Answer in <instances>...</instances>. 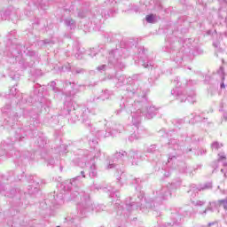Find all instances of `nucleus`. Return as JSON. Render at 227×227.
I'll return each instance as SVG.
<instances>
[{"label":"nucleus","mask_w":227,"mask_h":227,"mask_svg":"<svg viewBox=\"0 0 227 227\" xmlns=\"http://www.w3.org/2000/svg\"><path fill=\"white\" fill-rule=\"evenodd\" d=\"M171 94L175 95V97H176L177 100H180V102H185V100H187V98H185V95H184L181 92L180 89L178 88L172 90Z\"/></svg>","instance_id":"nucleus-1"},{"label":"nucleus","mask_w":227,"mask_h":227,"mask_svg":"<svg viewBox=\"0 0 227 227\" xmlns=\"http://www.w3.org/2000/svg\"><path fill=\"white\" fill-rule=\"evenodd\" d=\"M75 180H77V177L73 178L70 181L62 183L60 184L61 189H64V191H70V187H72V184H74V182H75Z\"/></svg>","instance_id":"nucleus-2"},{"label":"nucleus","mask_w":227,"mask_h":227,"mask_svg":"<svg viewBox=\"0 0 227 227\" xmlns=\"http://www.w3.org/2000/svg\"><path fill=\"white\" fill-rule=\"evenodd\" d=\"M65 24L67 26V27H69V29H74L75 27V21H74L72 19H67L65 20Z\"/></svg>","instance_id":"nucleus-3"},{"label":"nucleus","mask_w":227,"mask_h":227,"mask_svg":"<svg viewBox=\"0 0 227 227\" xmlns=\"http://www.w3.org/2000/svg\"><path fill=\"white\" fill-rule=\"evenodd\" d=\"M146 22H149V24H154L155 22V15L150 14L145 17Z\"/></svg>","instance_id":"nucleus-4"},{"label":"nucleus","mask_w":227,"mask_h":227,"mask_svg":"<svg viewBox=\"0 0 227 227\" xmlns=\"http://www.w3.org/2000/svg\"><path fill=\"white\" fill-rule=\"evenodd\" d=\"M226 160V156L224 154H218V162H222L223 166H226V163L224 162Z\"/></svg>","instance_id":"nucleus-5"},{"label":"nucleus","mask_w":227,"mask_h":227,"mask_svg":"<svg viewBox=\"0 0 227 227\" xmlns=\"http://www.w3.org/2000/svg\"><path fill=\"white\" fill-rule=\"evenodd\" d=\"M213 150H219V148H223V144H219V142H214L212 144Z\"/></svg>","instance_id":"nucleus-6"},{"label":"nucleus","mask_w":227,"mask_h":227,"mask_svg":"<svg viewBox=\"0 0 227 227\" xmlns=\"http://www.w3.org/2000/svg\"><path fill=\"white\" fill-rule=\"evenodd\" d=\"M90 176H97V171L95 170V164L92 163V166H90Z\"/></svg>","instance_id":"nucleus-7"},{"label":"nucleus","mask_w":227,"mask_h":227,"mask_svg":"<svg viewBox=\"0 0 227 227\" xmlns=\"http://www.w3.org/2000/svg\"><path fill=\"white\" fill-rule=\"evenodd\" d=\"M205 189H212V184L208 183L205 184L203 187L200 188L199 191H205Z\"/></svg>","instance_id":"nucleus-8"},{"label":"nucleus","mask_w":227,"mask_h":227,"mask_svg":"<svg viewBox=\"0 0 227 227\" xmlns=\"http://www.w3.org/2000/svg\"><path fill=\"white\" fill-rule=\"evenodd\" d=\"M193 205H195V207H203V205H205V201H201V200L193 201Z\"/></svg>","instance_id":"nucleus-9"},{"label":"nucleus","mask_w":227,"mask_h":227,"mask_svg":"<svg viewBox=\"0 0 227 227\" xmlns=\"http://www.w3.org/2000/svg\"><path fill=\"white\" fill-rule=\"evenodd\" d=\"M136 139H139V137H137V135L136 133L132 134L129 137V141H136Z\"/></svg>","instance_id":"nucleus-10"},{"label":"nucleus","mask_w":227,"mask_h":227,"mask_svg":"<svg viewBox=\"0 0 227 227\" xmlns=\"http://www.w3.org/2000/svg\"><path fill=\"white\" fill-rule=\"evenodd\" d=\"M209 227H219V225L217 224V223H209Z\"/></svg>","instance_id":"nucleus-11"},{"label":"nucleus","mask_w":227,"mask_h":227,"mask_svg":"<svg viewBox=\"0 0 227 227\" xmlns=\"http://www.w3.org/2000/svg\"><path fill=\"white\" fill-rule=\"evenodd\" d=\"M98 70H106V65L98 67Z\"/></svg>","instance_id":"nucleus-12"},{"label":"nucleus","mask_w":227,"mask_h":227,"mask_svg":"<svg viewBox=\"0 0 227 227\" xmlns=\"http://www.w3.org/2000/svg\"><path fill=\"white\" fill-rule=\"evenodd\" d=\"M130 157H133V159H136V157H137V154L136 153H130Z\"/></svg>","instance_id":"nucleus-13"},{"label":"nucleus","mask_w":227,"mask_h":227,"mask_svg":"<svg viewBox=\"0 0 227 227\" xmlns=\"http://www.w3.org/2000/svg\"><path fill=\"white\" fill-rule=\"evenodd\" d=\"M114 168V164H109V165H108V169H111V168Z\"/></svg>","instance_id":"nucleus-14"},{"label":"nucleus","mask_w":227,"mask_h":227,"mask_svg":"<svg viewBox=\"0 0 227 227\" xmlns=\"http://www.w3.org/2000/svg\"><path fill=\"white\" fill-rule=\"evenodd\" d=\"M221 88H222V89L226 88V86L224 85V82H222V83H221Z\"/></svg>","instance_id":"nucleus-15"},{"label":"nucleus","mask_w":227,"mask_h":227,"mask_svg":"<svg viewBox=\"0 0 227 227\" xmlns=\"http://www.w3.org/2000/svg\"><path fill=\"white\" fill-rule=\"evenodd\" d=\"M222 173H224V176H226V172H224V168L221 169Z\"/></svg>","instance_id":"nucleus-16"},{"label":"nucleus","mask_w":227,"mask_h":227,"mask_svg":"<svg viewBox=\"0 0 227 227\" xmlns=\"http://www.w3.org/2000/svg\"><path fill=\"white\" fill-rule=\"evenodd\" d=\"M55 84H56V82H52L51 83V86H55Z\"/></svg>","instance_id":"nucleus-17"},{"label":"nucleus","mask_w":227,"mask_h":227,"mask_svg":"<svg viewBox=\"0 0 227 227\" xmlns=\"http://www.w3.org/2000/svg\"><path fill=\"white\" fill-rule=\"evenodd\" d=\"M81 173H82V176H83V178H84V176H84V171H82Z\"/></svg>","instance_id":"nucleus-18"},{"label":"nucleus","mask_w":227,"mask_h":227,"mask_svg":"<svg viewBox=\"0 0 227 227\" xmlns=\"http://www.w3.org/2000/svg\"><path fill=\"white\" fill-rule=\"evenodd\" d=\"M120 155H121V153H117V156H118V157H120Z\"/></svg>","instance_id":"nucleus-19"},{"label":"nucleus","mask_w":227,"mask_h":227,"mask_svg":"<svg viewBox=\"0 0 227 227\" xmlns=\"http://www.w3.org/2000/svg\"><path fill=\"white\" fill-rule=\"evenodd\" d=\"M76 58H78V59H81V57L78 55V56H76Z\"/></svg>","instance_id":"nucleus-20"},{"label":"nucleus","mask_w":227,"mask_h":227,"mask_svg":"<svg viewBox=\"0 0 227 227\" xmlns=\"http://www.w3.org/2000/svg\"><path fill=\"white\" fill-rule=\"evenodd\" d=\"M147 118H152V117L150 116V114H148V115H147Z\"/></svg>","instance_id":"nucleus-21"}]
</instances>
